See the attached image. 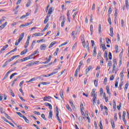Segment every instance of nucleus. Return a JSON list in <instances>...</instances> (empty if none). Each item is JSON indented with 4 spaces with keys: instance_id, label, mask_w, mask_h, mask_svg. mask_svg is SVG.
Masks as SVG:
<instances>
[{
    "instance_id": "14",
    "label": "nucleus",
    "mask_w": 129,
    "mask_h": 129,
    "mask_svg": "<svg viewBox=\"0 0 129 129\" xmlns=\"http://www.w3.org/2000/svg\"><path fill=\"white\" fill-rule=\"evenodd\" d=\"M110 37H113V28H112V27H110Z\"/></svg>"
},
{
    "instance_id": "21",
    "label": "nucleus",
    "mask_w": 129,
    "mask_h": 129,
    "mask_svg": "<svg viewBox=\"0 0 129 129\" xmlns=\"http://www.w3.org/2000/svg\"><path fill=\"white\" fill-rule=\"evenodd\" d=\"M27 52H28V49H25L21 52L20 55L22 56V55H24V54H26Z\"/></svg>"
},
{
    "instance_id": "49",
    "label": "nucleus",
    "mask_w": 129,
    "mask_h": 129,
    "mask_svg": "<svg viewBox=\"0 0 129 129\" xmlns=\"http://www.w3.org/2000/svg\"><path fill=\"white\" fill-rule=\"evenodd\" d=\"M67 44H68V42H66L61 44H60L59 46V47H62V46H65V45H67Z\"/></svg>"
},
{
    "instance_id": "52",
    "label": "nucleus",
    "mask_w": 129,
    "mask_h": 129,
    "mask_svg": "<svg viewBox=\"0 0 129 129\" xmlns=\"http://www.w3.org/2000/svg\"><path fill=\"white\" fill-rule=\"evenodd\" d=\"M16 113L19 116H20V117H23L24 116V115H23L22 114V113H21V112H17Z\"/></svg>"
},
{
    "instance_id": "20",
    "label": "nucleus",
    "mask_w": 129,
    "mask_h": 129,
    "mask_svg": "<svg viewBox=\"0 0 129 129\" xmlns=\"http://www.w3.org/2000/svg\"><path fill=\"white\" fill-rule=\"evenodd\" d=\"M113 108L114 110L116 109V104H115V100H113Z\"/></svg>"
},
{
    "instance_id": "42",
    "label": "nucleus",
    "mask_w": 129,
    "mask_h": 129,
    "mask_svg": "<svg viewBox=\"0 0 129 129\" xmlns=\"http://www.w3.org/2000/svg\"><path fill=\"white\" fill-rule=\"evenodd\" d=\"M57 73H58V72H52V73H50V74H49L48 76H49V77H50V76H52V75H54V74H57Z\"/></svg>"
},
{
    "instance_id": "25",
    "label": "nucleus",
    "mask_w": 129,
    "mask_h": 129,
    "mask_svg": "<svg viewBox=\"0 0 129 129\" xmlns=\"http://www.w3.org/2000/svg\"><path fill=\"white\" fill-rule=\"evenodd\" d=\"M56 44V42L55 41H53L52 42H51L50 43V44L49 45V46H48L49 49H50V48H52V47H53V46L54 45H55Z\"/></svg>"
},
{
    "instance_id": "23",
    "label": "nucleus",
    "mask_w": 129,
    "mask_h": 129,
    "mask_svg": "<svg viewBox=\"0 0 129 129\" xmlns=\"http://www.w3.org/2000/svg\"><path fill=\"white\" fill-rule=\"evenodd\" d=\"M103 89H102V88H101L100 89V96H101V97H102V96H103Z\"/></svg>"
},
{
    "instance_id": "12",
    "label": "nucleus",
    "mask_w": 129,
    "mask_h": 129,
    "mask_svg": "<svg viewBox=\"0 0 129 129\" xmlns=\"http://www.w3.org/2000/svg\"><path fill=\"white\" fill-rule=\"evenodd\" d=\"M24 37H25V33L23 32L20 34V36L18 39H19L20 41H22L23 39H24Z\"/></svg>"
},
{
    "instance_id": "48",
    "label": "nucleus",
    "mask_w": 129,
    "mask_h": 129,
    "mask_svg": "<svg viewBox=\"0 0 129 129\" xmlns=\"http://www.w3.org/2000/svg\"><path fill=\"white\" fill-rule=\"evenodd\" d=\"M66 107H67L68 110H69V111H71V110H72L71 109V108H70V107L69 106V105H68V104L66 105Z\"/></svg>"
},
{
    "instance_id": "30",
    "label": "nucleus",
    "mask_w": 129,
    "mask_h": 129,
    "mask_svg": "<svg viewBox=\"0 0 129 129\" xmlns=\"http://www.w3.org/2000/svg\"><path fill=\"white\" fill-rule=\"evenodd\" d=\"M81 40L82 42H85V38L84 37V34H82L81 36Z\"/></svg>"
},
{
    "instance_id": "8",
    "label": "nucleus",
    "mask_w": 129,
    "mask_h": 129,
    "mask_svg": "<svg viewBox=\"0 0 129 129\" xmlns=\"http://www.w3.org/2000/svg\"><path fill=\"white\" fill-rule=\"evenodd\" d=\"M46 48H47V46L45 44H41L40 47V49L41 50H46Z\"/></svg>"
},
{
    "instance_id": "28",
    "label": "nucleus",
    "mask_w": 129,
    "mask_h": 129,
    "mask_svg": "<svg viewBox=\"0 0 129 129\" xmlns=\"http://www.w3.org/2000/svg\"><path fill=\"white\" fill-rule=\"evenodd\" d=\"M48 28H49V23L46 24L44 29L42 30V32H45V31L47 30Z\"/></svg>"
},
{
    "instance_id": "43",
    "label": "nucleus",
    "mask_w": 129,
    "mask_h": 129,
    "mask_svg": "<svg viewBox=\"0 0 129 129\" xmlns=\"http://www.w3.org/2000/svg\"><path fill=\"white\" fill-rule=\"evenodd\" d=\"M87 118L88 119V121L89 123H90L91 122V120L90 119V117H89V116L88 115V114H87Z\"/></svg>"
},
{
    "instance_id": "41",
    "label": "nucleus",
    "mask_w": 129,
    "mask_h": 129,
    "mask_svg": "<svg viewBox=\"0 0 129 129\" xmlns=\"http://www.w3.org/2000/svg\"><path fill=\"white\" fill-rule=\"evenodd\" d=\"M65 22H66L65 19H63L61 23V28H63V27H64V25L65 24Z\"/></svg>"
},
{
    "instance_id": "17",
    "label": "nucleus",
    "mask_w": 129,
    "mask_h": 129,
    "mask_svg": "<svg viewBox=\"0 0 129 129\" xmlns=\"http://www.w3.org/2000/svg\"><path fill=\"white\" fill-rule=\"evenodd\" d=\"M103 97L105 98V102H107V101H108V97H106L105 93H103Z\"/></svg>"
},
{
    "instance_id": "22",
    "label": "nucleus",
    "mask_w": 129,
    "mask_h": 129,
    "mask_svg": "<svg viewBox=\"0 0 129 129\" xmlns=\"http://www.w3.org/2000/svg\"><path fill=\"white\" fill-rule=\"evenodd\" d=\"M38 53H39V51H38V50H36L34 52H33V54H32L30 56H31V57L32 58V57H33V56H35V55H36V54Z\"/></svg>"
},
{
    "instance_id": "34",
    "label": "nucleus",
    "mask_w": 129,
    "mask_h": 129,
    "mask_svg": "<svg viewBox=\"0 0 129 129\" xmlns=\"http://www.w3.org/2000/svg\"><path fill=\"white\" fill-rule=\"evenodd\" d=\"M21 40H20V39L16 40V41L15 42V46H19V44H20V43H21Z\"/></svg>"
},
{
    "instance_id": "60",
    "label": "nucleus",
    "mask_w": 129,
    "mask_h": 129,
    "mask_svg": "<svg viewBox=\"0 0 129 129\" xmlns=\"http://www.w3.org/2000/svg\"><path fill=\"white\" fill-rule=\"evenodd\" d=\"M33 62H31L26 65L27 67H30V66H33Z\"/></svg>"
},
{
    "instance_id": "9",
    "label": "nucleus",
    "mask_w": 129,
    "mask_h": 129,
    "mask_svg": "<svg viewBox=\"0 0 129 129\" xmlns=\"http://www.w3.org/2000/svg\"><path fill=\"white\" fill-rule=\"evenodd\" d=\"M33 36L35 37H41L43 36V33L40 32L34 33L33 34Z\"/></svg>"
},
{
    "instance_id": "4",
    "label": "nucleus",
    "mask_w": 129,
    "mask_h": 129,
    "mask_svg": "<svg viewBox=\"0 0 129 129\" xmlns=\"http://www.w3.org/2000/svg\"><path fill=\"white\" fill-rule=\"evenodd\" d=\"M8 25V22H6L4 24L1 25L0 26V31H2V30H4L6 27Z\"/></svg>"
},
{
    "instance_id": "57",
    "label": "nucleus",
    "mask_w": 129,
    "mask_h": 129,
    "mask_svg": "<svg viewBox=\"0 0 129 129\" xmlns=\"http://www.w3.org/2000/svg\"><path fill=\"white\" fill-rule=\"evenodd\" d=\"M78 72H79L78 71L76 70L75 73V77H76V78H77V77L78 76Z\"/></svg>"
},
{
    "instance_id": "51",
    "label": "nucleus",
    "mask_w": 129,
    "mask_h": 129,
    "mask_svg": "<svg viewBox=\"0 0 129 129\" xmlns=\"http://www.w3.org/2000/svg\"><path fill=\"white\" fill-rule=\"evenodd\" d=\"M114 119L115 120H117V114H116V113L114 114Z\"/></svg>"
},
{
    "instance_id": "18",
    "label": "nucleus",
    "mask_w": 129,
    "mask_h": 129,
    "mask_svg": "<svg viewBox=\"0 0 129 129\" xmlns=\"http://www.w3.org/2000/svg\"><path fill=\"white\" fill-rule=\"evenodd\" d=\"M16 58H17V56H13L9 60L7 61V62H8V63H9V62H12V61L16 59Z\"/></svg>"
},
{
    "instance_id": "39",
    "label": "nucleus",
    "mask_w": 129,
    "mask_h": 129,
    "mask_svg": "<svg viewBox=\"0 0 129 129\" xmlns=\"http://www.w3.org/2000/svg\"><path fill=\"white\" fill-rule=\"evenodd\" d=\"M41 84H42V85H48L50 84V82H43L41 83Z\"/></svg>"
},
{
    "instance_id": "61",
    "label": "nucleus",
    "mask_w": 129,
    "mask_h": 129,
    "mask_svg": "<svg viewBox=\"0 0 129 129\" xmlns=\"http://www.w3.org/2000/svg\"><path fill=\"white\" fill-rule=\"evenodd\" d=\"M32 24H33V22L31 21V22H30L29 23H27L25 24H26V27H28V26H30V25H32Z\"/></svg>"
},
{
    "instance_id": "29",
    "label": "nucleus",
    "mask_w": 129,
    "mask_h": 129,
    "mask_svg": "<svg viewBox=\"0 0 129 129\" xmlns=\"http://www.w3.org/2000/svg\"><path fill=\"white\" fill-rule=\"evenodd\" d=\"M90 31L91 32V34L92 35L93 33V25H91L90 27Z\"/></svg>"
},
{
    "instance_id": "31",
    "label": "nucleus",
    "mask_w": 129,
    "mask_h": 129,
    "mask_svg": "<svg viewBox=\"0 0 129 129\" xmlns=\"http://www.w3.org/2000/svg\"><path fill=\"white\" fill-rule=\"evenodd\" d=\"M96 96L93 97V104L96 103Z\"/></svg>"
},
{
    "instance_id": "16",
    "label": "nucleus",
    "mask_w": 129,
    "mask_h": 129,
    "mask_svg": "<svg viewBox=\"0 0 129 129\" xmlns=\"http://www.w3.org/2000/svg\"><path fill=\"white\" fill-rule=\"evenodd\" d=\"M96 54L97 53L96 52V46L94 47V49H93V56L94 57H96Z\"/></svg>"
},
{
    "instance_id": "35",
    "label": "nucleus",
    "mask_w": 129,
    "mask_h": 129,
    "mask_svg": "<svg viewBox=\"0 0 129 129\" xmlns=\"http://www.w3.org/2000/svg\"><path fill=\"white\" fill-rule=\"evenodd\" d=\"M106 88L107 93H108V94H109V95H110V92L109 91V87H108V86H107L106 87Z\"/></svg>"
},
{
    "instance_id": "11",
    "label": "nucleus",
    "mask_w": 129,
    "mask_h": 129,
    "mask_svg": "<svg viewBox=\"0 0 129 129\" xmlns=\"http://www.w3.org/2000/svg\"><path fill=\"white\" fill-rule=\"evenodd\" d=\"M44 105H45V106H48V108H49V109H52V105H51V104L49 103H44Z\"/></svg>"
},
{
    "instance_id": "50",
    "label": "nucleus",
    "mask_w": 129,
    "mask_h": 129,
    "mask_svg": "<svg viewBox=\"0 0 129 129\" xmlns=\"http://www.w3.org/2000/svg\"><path fill=\"white\" fill-rule=\"evenodd\" d=\"M106 40L107 44H110L111 43V40H110V39L107 38V39H106Z\"/></svg>"
},
{
    "instance_id": "54",
    "label": "nucleus",
    "mask_w": 129,
    "mask_h": 129,
    "mask_svg": "<svg viewBox=\"0 0 129 129\" xmlns=\"http://www.w3.org/2000/svg\"><path fill=\"white\" fill-rule=\"evenodd\" d=\"M70 103L71 106H72L73 107H75V106H74V104L73 103V101H70Z\"/></svg>"
},
{
    "instance_id": "24",
    "label": "nucleus",
    "mask_w": 129,
    "mask_h": 129,
    "mask_svg": "<svg viewBox=\"0 0 129 129\" xmlns=\"http://www.w3.org/2000/svg\"><path fill=\"white\" fill-rule=\"evenodd\" d=\"M31 4H32V0H28V2H27V3L26 4L27 8H29V7H30V6H31Z\"/></svg>"
},
{
    "instance_id": "45",
    "label": "nucleus",
    "mask_w": 129,
    "mask_h": 129,
    "mask_svg": "<svg viewBox=\"0 0 129 129\" xmlns=\"http://www.w3.org/2000/svg\"><path fill=\"white\" fill-rule=\"evenodd\" d=\"M99 33L101 34V24H99Z\"/></svg>"
},
{
    "instance_id": "15",
    "label": "nucleus",
    "mask_w": 129,
    "mask_h": 129,
    "mask_svg": "<svg viewBox=\"0 0 129 129\" xmlns=\"http://www.w3.org/2000/svg\"><path fill=\"white\" fill-rule=\"evenodd\" d=\"M123 72H123V70L120 72V73L119 74V76L121 78V81H122V80H123V77H124V76H123Z\"/></svg>"
},
{
    "instance_id": "1",
    "label": "nucleus",
    "mask_w": 129,
    "mask_h": 129,
    "mask_svg": "<svg viewBox=\"0 0 129 129\" xmlns=\"http://www.w3.org/2000/svg\"><path fill=\"white\" fill-rule=\"evenodd\" d=\"M30 39H31V36H28L27 37V41L25 43V45L24 46V48H25V49L28 48V46H29V44H30Z\"/></svg>"
},
{
    "instance_id": "40",
    "label": "nucleus",
    "mask_w": 129,
    "mask_h": 129,
    "mask_svg": "<svg viewBox=\"0 0 129 129\" xmlns=\"http://www.w3.org/2000/svg\"><path fill=\"white\" fill-rule=\"evenodd\" d=\"M22 118L25 120V121H26V122H27V123H29V122H30V121L27 118V117H26V116H24Z\"/></svg>"
},
{
    "instance_id": "59",
    "label": "nucleus",
    "mask_w": 129,
    "mask_h": 129,
    "mask_svg": "<svg viewBox=\"0 0 129 129\" xmlns=\"http://www.w3.org/2000/svg\"><path fill=\"white\" fill-rule=\"evenodd\" d=\"M112 12V9H111V8H109V10H108L109 15H110V14H111Z\"/></svg>"
},
{
    "instance_id": "44",
    "label": "nucleus",
    "mask_w": 129,
    "mask_h": 129,
    "mask_svg": "<svg viewBox=\"0 0 129 129\" xmlns=\"http://www.w3.org/2000/svg\"><path fill=\"white\" fill-rule=\"evenodd\" d=\"M101 118H100V121L99 122L100 129H103V126H102V123H101Z\"/></svg>"
},
{
    "instance_id": "32",
    "label": "nucleus",
    "mask_w": 129,
    "mask_h": 129,
    "mask_svg": "<svg viewBox=\"0 0 129 129\" xmlns=\"http://www.w3.org/2000/svg\"><path fill=\"white\" fill-rule=\"evenodd\" d=\"M35 44H36V40L33 41L31 44V49H33V48H34V46H35Z\"/></svg>"
},
{
    "instance_id": "5",
    "label": "nucleus",
    "mask_w": 129,
    "mask_h": 129,
    "mask_svg": "<svg viewBox=\"0 0 129 129\" xmlns=\"http://www.w3.org/2000/svg\"><path fill=\"white\" fill-rule=\"evenodd\" d=\"M8 47V44H6L5 46H4L0 50V54H2V53H3V52H4V51H5Z\"/></svg>"
},
{
    "instance_id": "47",
    "label": "nucleus",
    "mask_w": 129,
    "mask_h": 129,
    "mask_svg": "<svg viewBox=\"0 0 129 129\" xmlns=\"http://www.w3.org/2000/svg\"><path fill=\"white\" fill-rule=\"evenodd\" d=\"M33 113H34V114H36L37 115H41V113L36 111H34Z\"/></svg>"
},
{
    "instance_id": "27",
    "label": "nucleus",
    "mask_w": 129,
    "mask_h": 129,
    "mask_svg": "<svg viewBox=\"0 0 129 129\" xmlns=\"http://www.w3.org/2000/svg\"><path fill=\"white\" fill-rule=\"evenodd\" d=\"M30 59H33V57H31L30 55H29V56H27V57H26L25 58H24L23 60L24 61H27V60H30Z\"/></svg>"
},
{
    "instance_id": "10",
    "label": "nucleus",
    "mask_w": 129,
    "mask_h": 129,
    "mask_svg": "<svg viewBox=\"0 0 129 129\" xmlns=\"http://www.w3.org/2000/svg\"><path fill=\"white\" fill-rule=\"evenodd\" d=\"M125 6L126 7V10H127V11H128V0H125Z\"/></svg>"
},
{
    "instance_id": "19",
    "label": "nucleus",
    "mask_w": 129,
    "mask_h": 129,
    "mask_svg": "<svg viewBox=\"0 0 129 129\" xmlns=\"http://www.w3.org/2000/svg\"><path fill=\"white\" fill-rule=\"evenodd\" d=\"M111 124L112 126V128L113 129H114V128L115 127V125L114 124V121H113V119H111Z\"/></svg>"
},
{
    "instance_id": "6",
    "label": "nucleus",
    "mask_w": 129,
    "mask_h": 129,
    "mask_svg": "<svg viewBox=\"0 0 129 129\" xmlns=\"http://www.w3.org/2000/svg\"><path fill=\"white\" fill-rule=\"evenodd\" d=\"M96 91V89H93L91 93V96H93V97H94V96H97V95L95 94V92Z\"/></svg>"
},
{
    "instance_id": "38",
    "label": "nucleus",
    "mask_w": 129,
    "mask_h": 129,
    "mask_svg": "<svg viewBox=\"0 0 129 129\" xmlns=\"http://www.w3.org/2000/svg\"><path fill=\"white\" fill-rule=\"evenodd\" d=\"M125 115H126V113L125 112V111H123V113H122V118H123V119H124V118H125Z\"/></svg>"
},
{
    "instance_id": "37",
    "label": "nucleus",
    "mask_w": 129,
    "mask_h": 129,
    "mask_svg": "<svg viewBox=\"0 0 129 129\" xmlns=\"http://www.w3.org/2000/svg\"><path fill=\"white\" fill-rule=\"evenodd\" d=\"M18 73H15L14 74H12L11 76H10V79H12L13 78V77H14V76H16V75H17Z\"/></svg>"
},
{
    "instance_id": "62",
    "label": "nucleus",
    "mask_w": 129,
    "mask_h": 129,
    "mask_svg": "<svg viewBox=\"0 0 129 129\" xmlns=\"http://www.w3.org/2000/svg\"><path fill=\"white\" fill-rule=\"evenodd\" d=\"M32 24H33V22L31 21V22H30L29 23H27L25 24H26V27H28V26H30V25H32Z\"/></svg>"
},
{
    "instance_id": "33",
    "label": "nucleus",
    "mask_w": 129,
    "mask_h": 129,
    "mask_svg": "<svg viewBox=\"0 0 129 129\" xmlns=\"http://www.w3.org/2000/svg\"><path fill=\"white\" fill-rule=\"evenodd\" d=\"M111 65H112V63L111 61H109L107 64V67H109V69H110V67H111Z\"/></svg>"
},
{
    "instance_id": "63",
    "label": "nucleus",
    "mask_w": 129,
    "mask_h": 129,
    "mask_svg": "<svg viewBox=\"0 0 129 129\" xmlns=\"http://www.w3.org/2000/svg\"><path fill=\"white\" fill-rule=\"evenodd\" d=\"M41 117L44 119V120H46V117H45V114H41Z\"/></svg>"
},
{
    "instance_id": "53",
    "label": "nucleus",
    "mask_w": 129,
    "mask_h": 129,
    "mask_svg": "<svg viewBox=\"0 0 129 129\" xmlns=\"http://www.w3.org/2000/svg\"><path fill=\"white\" fill-rule=\"evenodd\" d=\"M124 25V21H123V19L121 20V27H123Z\"/></svg>"
},
{
    "instance_id": "36",
    "label": "nucleus",
    "mask_w": 129,
    "mask_h": 129,
    "mask_svg": "<svg viewBox=\"0 0 129 129\" xmlns=\"http://www.w3.org/2000/svg\"><path fill=\"white\" fill-rule=\"evenodd\" d=\"M104 109L105 110V113H106V115H107L108 114V113L107 112V110H108L107 107H106V106H104Z\"/></svg>"
},
{
    "instance_id": "56",
    "label": "nucleus",
    "mask_w": 129,
    "mask_h": 129,
    "mask_svg": "<svg viewBox=\"0 0 129 129\" xmlns=\"http://www.w3.org/2000/svg\"><path fill=\"white\" fill-rule=\"evenodd\" d=\"M81 110H84V106H83V104H81L80 105Z\"/></svg>"
},
{
    "instance_id": "2",
    "label": "nucleus",
    "mask_w": 129,
    "mask_h": 129,
    "mask_svg": "<svg viewBox=\"0 0 129 129\" xmlns=\"http://www.w3.org/2000/svg\"><path fill=\"white\" fill-rule=\"evenodd\" d=\"M113 69H112V72H114L115 71V69L116 68V66L117 65V63L116 62V60L114 59L113 60Z\"/></svg>"
},
{
    "instance_id": "58",
    "label": "nucleus",
    "mask_w": 129,
    "mask_h": 129,
    "mask_svg": "<svg viewBox=\"0 0 129 129\" xmlns=\"http://www.w3.org/2000/svg\"><path fill=\"white\" fill-rule=\"evenodd\" d=\"M52 13H53V10H52V8H51L48 11V14H49V15H51Z\"/></svg>"
},
{
    "instance_id": "55",
    "label": "nucleus",
    "mask_w": 129,
    "mask_h": 129,
    "mask_svg": "<svg viewBox=\"0 0 129 129\" xmlns=\"http://www.w3.org/2000/svg\"><path fill=\"white\" fill-rule=\"evenodd\" d=\"M109 60H111V59H112V55L111 54V52L109 53Z\"/></svg>"
},
{
    "instance_id": "46",
    "label": "nucleus",
    "mask_w": 129,
    "mask_h": 129,
    "mask_svg": "<svg viewBox=\"0 0 129 129\" xmlns=\"http://www.w3.org/2000/svg\"><path fill=\"white\" fill-rule=\"evenodd\" d=\"M108 22L109 25H111V18H110V16H109L108 18Z\"/></svg>"
},
{
    "instance_id": "3",
    "label": "nucleus",
    "mask_w": 129,
    "mask_h": 129,
    "mask_svg": "<svg viewBox=\"0 0 129 129\" xmlns=\"http://www.w3.org/2000/svg\"><path fill=\"white\" fill-rule=\"evenodd\" d=\"M51 98L52 97L50 96L44 97H43V101H49L50 102L51 101Z\"/></svg>"
},
{
    "instance_id": "64",
    "label": "nucleus",
    "mask_w": 129,
    "mask_h": 129,
    "mask_svg": "<svg viewBox=\"0 0 129 129\" xmlns=\"http://www.w3.org/2000/svg\"><path fill=\"white\" fill-rule=\"evenodd\" d=\"M85 48L87 49V50H89V43H87Z\"/></svg>"
},
{
    "instance_id": "13",
    "label": "nucleus",
    "mask_w": 129,
    "mask_h": 129,
    "mask_svg": "<svg viewBox=\"0 0 129 129\" xmlns=\"http://www.w3.org/2000/svg\"><path fill=\"white\" fill-rule=\"evenodd\" d=\"M38 79V78H33L32 79H31L29 81H26V83H29V82H32L33 81H36V80H37Z\"/></svg>"
},
{
    "instance_id": "26",
    "label": "nucleus",
    "mask_w": 129,
    "mask_h": 129,
    "mask_svg": "<svg viewBox=\"0 0 129 129\" xmlns=\"http://www.w3.org/2000/svg\"><path fill=\"white\" fill-rule=\"evenodd\" d=\"M53 118V112L52 111H49V115L48 116V118Z\"/></svg>"
},
{
    "instance_id": "7",
    "label": "nucleus",
    "mask_w": 129,
    "mask_h": 129,
    "mask_svg": "<svg viewBox=\"0 0 129 129\" xmlns=\"http://www.w3.org/2000/svg\"><path fill=\"white\" fill-rule=\"evenodd\" d=\"M92 69H93V67L92 66H90L88 68L86 69V74H87V73Z\"/></svg>"
}]
</instances>
